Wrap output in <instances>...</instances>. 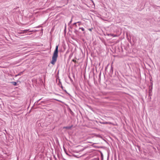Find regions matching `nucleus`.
I'll use <instances>...</instances> for the list:
<instances>
[{
  "instance_id": "nucleus-1",
  "label": "nucleus",
  "mask_w": 160,
  "mask_h": 160,
  "mask_svg": "<svg viewBox=\"0 0 160 160\" xmlns=\"http://www.w3.org/2000/svg\"><path fill=\"white\" fill-rule=\"evenodd\" d=\"M58 45L56 46L55 49L54 51L52 60L51 62V63L53 65H54L56 62L57 58L58 57Z\"/></svg>"
},
{
  "instance_id": "nucleus-2",
  "label": "nucleus",
  "mask_w": 160,
  "mask_h": 160,
  "mask_svg": "<svg viewBox=\"0 0 160 160\" xmlns=\"http://www.w3.org/2000/svg\"><path fill=\"white\" fill-rule=\"evenodd\" d=\"M72 125L71 126H66V127H64L63 128H65L67 129H70L72 127Z\"/></svg>"
},
{
  "instance_id": "nucleus-3",
  "label": "nucleus",
  "mask_w": 160,
  "mask_h": 160,
  "mask_svg": "<svg viewBox=\"0 0 160 160\" xmlns=\"http://www.w3.org/2000/svg\"><path fill=\"white\" fill-rule=\"evenodd\" d=\"M11 83L14 86H16L17 85V83L15 82H11Z\"/></svg>"
},
{
  "instance_id": "nucleus-4",
  "label": "nucleus",
  "mask_w": 160,
  "mask_h": 160,
  "mask_svg": "<svg viewBox=\"0 0 160 160\" xmlns=\"http://www.w3.org/2000/svg\"><path fill=\"white\" fill-rule=\"evenodd\" d=\"M29 30V29H26V30H23V31H21L22 32L21 33H24L25 32H27Z\"/></svg>"
},
{
  "instance_id": "nucleus-5",
  "label": "nucleus",
  "mask_w": 160,
  "mask_h": 160,
  "mask_svg": "<svg viewBox=\"0 0 160 160\" xmlns=\"http://www.w3.org/2000/svg\"><path fill=\"white\" fill-rule=\"evenodd\" d=\"M22 74H23V72H21L20 73H19L18 74L16 75L15 77H17V76H18L21 75Z\"/></svg>"
},
{
  "instance_id": "nucleus-6",
  "label": "nucleus",
  "mask_w": 160,
  "mask_h": 160,
  "mask_svg": "<svg viewBox=\"0 0 160 160\" xmlns=\"http://www.w3.org/2000/svg\"><path fill=\"white\" fill-rule=\"evenodd\" d=\"M108 36H112L113 37H116L117 36V35H114V34H108Z\"/></svg>"
},
{
  "instance_id": "nucleus-7",
  "label": "nucleus",
  "mask_w": 160,
  "mask_h": 160,
  "mask_svg": "<svg viewBox=\"0 0 160 160\" xmlns=\"http://www.w3.org/2000/svg\"><path fill=\"white\" fill-rule=\"evenodd\" d=\"M79 29H81L82 31H84L85 30L82 27L79 28Z\"/></svg>"
},
{
  "instance_id": "nucleus-8",
  "label": "nucleus",
  "mask_w": 160,
  "mask_h": 160,
  "mask_svg": "<svg viewBox=\"0 0 160 160\" xmlns=\"http://www.w3.org/2000/svg\"><path fill=\"white\" fill-rule=\"evenodd\" d=\"M80 23V22H75L73 24V25H76V26H77V25H76V23Z\"/></svg>"
},
{
  "instance_id": "nucleus-9",
  "label": "nucleus",
  "mask_w": 160,
  "mask_h": 160,
  "mask_svg": "<svg viewBox=\"0 0 160 160\" xmlns=\"http://www.w3.org/2000/svg\"><path fill=\"white\" fill-rule=\"evenodd\" d=\"M72 22V19H71V21L68 22V24L69 25Z\"/></svg>"
},
{
  "instance_id": "nucleus-10",
  "label": "nucleus",
  "mask_w": 160,
  "mask_h": 160,
  "mask_svg": "<svg viewBox=\"0 0 160 160\" xmlns=\"http://www.w3.org/2000/svg\"><path fill=\"white\" fill-rule=\"evenodd\" d=\"M88 30H89V31H92V29H91V28H89V29H88Z\"/></svg>"
},
{
  "instance_id": "nucleus-11",
  "label": "nucleus",
  "mask_w": 160,
  "mask_h": 160,
  "mask_svg": "<svg viewBox=\"0 0 160 160\" xmlns=\"http://www.w3.org/2000/svg\"><path fill=\"white\" fill-rule=\"evenodd\" d=\"M108 123V122H105V124H107V123Z\"/></svg>"
},
{
  "instance_id": "nucleus-12",
  "label": "nucleus",
  "mask_w": 160,
  "mask_h": 160,
  "mask_svg": "<svg viewBox=\"0 0 160 160\" xmlns=\"http://www.w3.org/2000/svg\"><path fill=\"white\" fill-rule=\"evenodd\" d=\"M72 61H74V59H73V60H72Z\"/></svg>"
},
{
  "instance_id": "nucleus-13",
  "label": "nucleus",
  "mask_w": 160,
  "mask_h": 160,
  "mask_svg": "<svg viewBox=\"0 0 160 160\" xmlns=\"http://www.w3.org/2000/svg\"><path fill=\"white\" fill-rule=\"evenodd\" d=\"M111 68H112V66H111Z\"/></svg>"
}]
</instances>
